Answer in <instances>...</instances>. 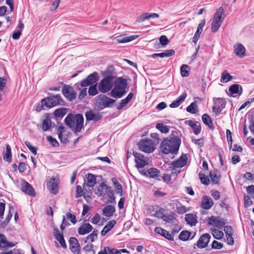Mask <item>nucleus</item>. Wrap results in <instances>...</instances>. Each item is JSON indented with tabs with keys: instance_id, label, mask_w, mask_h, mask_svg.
<instances>
[{
	"instance_id": "obj_11",
	"label": "nucleus",
	"mask_w": 254,
	"mask_h": 254,
	"mask_svg": "<svg viewBox=\"0 0 254 254\" xmlns=\"http://www.w3.org/2000/svg\"><path fill=\"white\" fill-rule=\"evenodd\" d=\"M98 79V73L97 72L94 71L88 75L86 78L81 81L80 85L82 87L93 85L97 81Z\"/></svg>"
},
{
	"instance_id": "obj_34",
	"label": "nucleus",
	"mask_w": 254,
	"mask_h": 254,
	"mask_svg": "<svg viewBox=\"0 0 254 254\" xmlns=\"http://www.w3.org/2000/svg\"><path fill=\"white\" fill-rule=\"evenodd\" d=\"M175 51L173 49H170L168 50H166L164 52H162L160 53L157 54H153L152 55V57L153 58H155L157 57H159L160 58H164V57H170L175 54Z\"/></svg>"
},
{
	"instance_id": "obj_22",
	"label": "nucleus",
	"mask_w": 254,
	"mask_h": 254,
	"mask_svg": "<svg viewBox=\"0 0 254 254\" xmlns=\"http://www.w3.org/2000/svg\"><path fill=\"white\" fill-rule=\"evenodd\" d=\"M234 49L237 56L243 58L246 56V49L242 44L239 43L234 45Z\"/></svg>"
},
{
	"instance_id": "obj_20",
	"label": "nucleus",
	"mask_w": 254,
	"mask_h": 254,
	"mask_svg": "<svg viewBox=\"0 0 254 254\" xmlns=\"http://www.w3.org/2000/svg\"><path fill=\"white\" fill-rule=\"evenodd\" d=\"M21 190L25 193L31 196H35L36 195V193L34 189L28 182L25 181H24L23 184L22 185Z\"/></svg>"
},
{
	"instance_id": "obj_26",
	"label": "nucleus",
	"mask_w": 254,
	"mask_h": 254,
	"mask_svg": "<svg viewBox=\"0 0 254 254\" xmlns=\"http://www.w3.org/2000/svg\"><path fill=\"white\" fill-rule=\"evenodd\" d=\"M48 188L51 193L56 194L58 193L59 190V186L57 181L54 178L51 179L49 183Z\"/></svg>"
},
{
	"instance_id": "obj_35",
	"label": "nucleus",
	"mask_w": 254,
	"mask_h": 254,
	"mask_svg": "<svg viewBox=\"0 0 254 254\" xmlns=\"http://www.w3.org/2000/svg\"><path fill=\"white\" fill-rule=\"evenodd\" d=\"M114 187L116 189V193L119 194L120 196L123 195V187L122 185L119 182L118 180L116 178H113L111 179Z\"/></svg>"
},
{
	"instance_id": "obj_44",
	"label": "nucleus",
	"mask_w": 254,
	"mask_h": 254,
	"mask_svg": "<svg viewBox=\"0 0 254 254\" xmlns=\"http://www.w3.org/2000/svg\"><path fill=\"white\" fill-rule=\"evenodd\" d=\"M190 68L187 64H183L181 67V74L183 77H188L189 75V70Z\"/></svg>"
},
{
	"instance_id": "obj_23",
	"label": "nucleus",
	"mask_w": 254,
	"mask_h": 254,
	"mask_svg": "<svg viewBox=\"0 0 254 254\" xmlns=\"http://www.w3.org/2000/svg\"><path fill=\"white\" fill-rule=\"evenodd\" d=\"M92 226L89 223H83L78 229V233L80 235H84L92 231Z\"/></svg>"
},
{
	"instance_id": "obj_21",
	"label": "nucleus",
	"mask_w": 254,
	"mask_h": 254,
	"mask_svg": "<svg viewBox=\"0 0 254 254\" xmlns=\"http://www.w3.org/2000/svg\"><path fill=\"white\" fill-rule=\"evenodd\" d=\"M69 248L74 253H78L80 250V246L77 239L75 237H70L69 240Z\"/></svg>"
},
{
	"instance_id": "obj_14",
	"label": "nucleus",
	"mask_w": 254,
	"mask_h": 254,
	"mask_svg": "<svg viewBox=\"0 0 254 254\" xmlns=\"http://www.w3.org/2000/svg\"><path fill=\"white\" fill-rule=\"evenodd\" d=\"M188 161L187 155L183 154L177 160L173 161L171 165L173 166L174 169L180 168L185 166Z\"/></svg>"
},
{
	"instance_id": "obj_52",
	"label": "nucleus",
	"mask_w": 254,
	"mask_h": 254,
	"mask_svg": "<svg viewBox=\"0 0 254 254\" xmlns=\"http://www.w3.org/2000/svg\"><path fill=\"white\" fill-rule=\"evenodd\" d=\"M159 42L162 46H166L169 42V41L165 35H162L159 38Z\"/></svg>"
},
{
	"instance_id": "obj_61",
	"label": "nucleus",
	"mask_w": 254,
	"mask_h": 254,
	"mask_svg": "<svg viewBox=\"0 0 254 254\" xmlns=\"http://www.w3.org/2000/svg\"><path fill=\"white\" fill-rule=\"evenodd\" d=\"M66 217L73 224H75L76 223V217L74 215L67 212L66 213Z\"/></svg>"
},
{
	"instance_id": "obj_10",
	"label": "nucleus",
	"mask_w": 254,
	"mask_h": 254,
	"mask_svg": "<svg viewBox=\"0 0 254 254\" xmlns=\"http://www.w3.org/2000/svg\"><path fill=\"white\" fill-rule=\"evenodd\" d=\"M214 106L212 107V109L213 112L215 113L216 116L219 115L222 110L225 108L226 102L221 98H214L213 99Z\"/></svg>"
},
{
	"instance_id": "obj_42",
	"label": "nucleus",
	"mask_w": 254,
	"mask_h": 254,
	"mask_svg": "<svg viewBox=\"0 0 254 254\" xmlns=\"http://www.w3.org/2000/svg\"><path fill=\"white\" fill-rule=\"evenodd\" d=\"M96 184L95 176L92 174H88L87 177V186L92 188Z\"/></svg>"
},
{
	"instance_id": "obj_43",
	"label": "nucleus",
	"mask_w": 254,
	"mask_h": 254,
	"mask_svg": "<svg viewBox=\"0 0 254 254\" xmlns=\"http://www.w3.org/2000/svg\"><path fill=\"white\" fill-rule=\"evenodd\" d=\"M191 235V233L187 230L182 231L179 236V238L183 241H186L189 240Z\"/></svg>"
},
{
	"instance_id": "obj_24",
	"label": "nucleus",
	"mask_w": 254,
	"mask_h": 254,
	"mask_svg": "<svg viewBox=\"0 0 254 254\" xmlns=\"http://www.w3.org/2000/svg\"><path fill=\"white\" fill-rule=\"evenodd\" d=\"M85 117L87 121H93L94 122L98 121L102 118V116L99 113H94L91 110L86 112Z\"/></svg>"
},
{
	"instance_id": "obj_18",
	"label": "nucleus",
	"mask_w": 254,
	"mask_h": 254,
	"mask_svg": "<svg viewBox=\"0 0 254 254\" xmlns=\"http://www.w3.org/2000/svg\"><path fill=\"white\" fill-rule=\"evenodd\" d=\"M147 178L154 179L158 181L161 180L160 171L157 168L151 167L147 169Z\"/></svg>"
},
{
	"instance_id": "obj_2",
	"label": "nucleus",
	"mask_w": 254,
	"mask_h": 254,
	"mask_svg": "<svg viewBox=\"0 0 254 254\" xmlns=\"http://www.w3.org/2000/svg\"><path fill=\"white\" fill-rule=\"evenodd\" d=\"M64 104V101L60 94L51 95L42 99L40 103L37 104L36 111L39 112L45 109L44 107L50 109Z\"/></svg>"
},
{
	"instance_id": "obj_19",
	"label": "nucleus",
	"mask_w": 254,
	"mask_h": 254,
	"mask_svg": "<svg viewBox=\"0 0 254 254\" xmlns=\"http://www.w3.org/2000/svg\"><path fill=\"white\" fill-rule=\"evenodd\" d=\"M212 199L209 196L203 195L201 198V207L203 209L208 210L213 205Z\"/></svg>"
},
{
	"instance_id": "obj_8",
	"label": "nucleus",
	"mask_w": 254,
	"mask_h": 254,
	"mask_svg": "<svg viewBox=\"0 0 254 254\" xmlns=\"http://www.w3.org/2000/svg\"><path fill=\"white\" fill-rule=\"evenodd\" d=\"M139 150L145 153H152L155 149L153 141L149 138L140 139L138 143Z\"/></svg>"
},
{
	"instance_id": "obj_12",
	"label": "nucleus",
	"mask_w": 254,
	"mask_h": 254,
	"mask_svg": "<svg viewBox=\"0 0 254 254\" xmlns=\"http://www.w3.org/2000/svg\"><path fill=\"white\" fill-rule=\"evenodd\" d=\"M62 92L65 98L69 101L74 100L77 94L73 88L69 85L64 84L62 89Z\"/></svg>"
},
{
	"instance_id": "obj_45",
	"label": "nucleus",
	"mask_w": 254,
	"mask_h": 254,
	"mask_svg": "<svg viewBox=\"0 0 254 254\" xmlns=\"http://www.w3.org/2000/svg\"><path fill=\"white\" fill-rule=\"evenodd\" d=\"M8 242L6 237L2 234H0V249H3L6 248Z\"/></svg>"
},
{
	"instance_id": "obj_32",
	"label": "nucleus",
	"mask_w": 254,
	"mask_h": 254,
	"mask_svg": "<svg viewBox=\"0 0 254 254\" xmlns=\"http://www.w3.org/2000/svg\"><path fill=\"white\" fill-rule=\"evenodd\" d=\"M110 187L107 185L104 182H102L99 186L98 189V194L99 196H105L109 191Z\"/></svg>"
},
{
	"instance_id": "obj_51",
	"label": "nucleus",
	"mask_w": 254,
	"mask_h": 254,
	"mask_svg": "<svg viewBox=\"0 0 254 254\" xmlns=\"http://www.w3.org/2000/svg\"><path fill=\"white\" fill-rule=\"evenodd\" d=\"M25 144L27 147L30 150V151L34 155H36L37 154V148L36 147H34L31 145V143L29 141H26Z\"/></svg>"
},
{
	"instance_id": "obj_25",
	"label": "nucleus",
	"mask_w": 254,
	"mask_h": 254,
	"mask_svg": "<svg viewBox=\"0 0 254 254\" xmlns=\"http://www.w3.org/2000/svg\"><path fill=\"white\" fill-rule=\"evenodd\" d=\"M154 231L156 233L160 235L169 241H174L173 237L165 229H164L161 227H156L155 228Z\"/></svg>"
},
{
	"instance_id": "obj_3",
	"label": "nucleus",
	"mask_w": 254,
	"mask_h": 254,
	"mask_svg": "<svg viewBox=\"0 0 254 254\" xmlns=\"http://www.w3.org/2000/svg\"><path fill=\"white\" fill-rule=\"evenodd\" d=\"M114 87L109 94L110 96L116 98H121L126 93V88L127 86V80L123 77H119L113 82Z\"/></svg>"
},
{
	"instance_id": "obj_40",
	"label": "nucleus",
	"mask_w": 254,
	"mask_h": 254,
	"mask_svg": "<svg viewBox=\"0 0 254 254\" xmlns=\"http://www.w3.org/2000/svg\"><path fill=\"white\" fill-rule=\"evenodd\" d=\"M67 113V109L66 108H60L56 109L54 112V115L57 118L62 119Z\"/></svg>"
},
{
	"instance_id": "obj_4",
	"label": "nucleus",
	"mask_w": 254,
	"mask_h": 254,
	"mask_svg": "<svg viewBox=\"0 0 254 254\" xmlns=\"http://www.w3.org/2000/svg\"><path fill=\"white\" fill-rule=\"evenodd\" d=\"M84 119L83 116L78 114L75 116L69 114L65 118L64 122L69 128L72 129L74 132H79L83 127Z\"/></svg>"
},
{
	"instance_id": "obj_16",
	"label": "nucleus",
	"mask_w": 254,
	"mask_h": 254,
	"mask_svg": "<svg viewBox=\"0 0 254 254\" xmlns=\"http://www.w3.org/2000/svg\"><path fill=\"white\" fill-rule=\"evenodd\" d=\"M185 124L189 126L193 129V133L195 135L199 134L201 132V124L199 122L189 120L186 121Z\"/></svg>"
},
{
	"instance_id": "obj_9",
	"label": "nucleus",
	"mask_w": 254,
	"mask_h": 254,
	"mask_svg": "<svg viewBox=\"0 0 254 254\" xmlns=\"http://www.w3.org/2000/svg\"><path fill=\"white\" fill-rule=\"evenodd\" d=\"M133 155L134 157L135 167L138 170L143 168L149 164V159L147 157H145L143 154L136 152H133Z\"/></svg>"
},
{
	"instance_id": "obj_17",
	"label": "nucleus",
	"mask_w": 254,
	"mask_h": 254,
	"mask_svg": "<svg viewBox=\"0 0 254 254\" xmlns=\"http://www.w3.org/2000/svg\"><path fill=\"white\" fill-rule=\"evenodd\" d=\"M53 233L55 239L59 241L61 246L64 249H66L67 246L64 239V235L63 234L60 233L58 228L56 226L54 227Z\"/></svg>"
},
{
	"instance_id": "obj_54",
	"label": "nucleus",
	"mask_w": 254,
	"mask_h": 254,
	"mask_svg": "<svg viewBox=\"0 0 254 254\" xmlns=\"http://www.w3.org/2000/svg\"><path fill=\"white\" fill-rule=\"evenodd\" d=\"M211 247L214 249L220 250L223 247V244L220 242H218L217 241L214 240L212 243Z\"/></svg>"
},
{
	"instance_id": "obj_15",
	"label": "nucleus",
	"mask_w": 254,
	"mask_h": 254,
	"mask_svg": "<svg viewBox=\"0 0 254 254\" xmlns=\"http://www.w3.org/2000/svg\"><path fill=\"white\" fill-rule=\"evenodd\" d=\"M210 238L211 236L209 234L205 233L203 234L197 241V247L199 249L206 248L210 241Z\"/></svg>"
},
{
	"instance_id": "obj_60",
	"label": "nucleus",
	"mask_w": 254,
	"mask_h": 254,
	"mask_svg": "<svg viewBox=\"0 0 254 254\" xmlns=\"http://www.w3.org/2000/svg\"><path fill=\"white\" fill-rule=\"evenodd\" d=\"M6 78L4 76L0 77V90H2L6 86Z\"/></svg>"
},
{
	"instance_id": "obj_13",
	"label": "nucleus",
	"mask_w": 254,
	"mask_h": 254,
	"mask_svg": "<svg viewBox=\"0 0 254 254\" xmlns=\"http://www.w3.org/2000/svg\"><path fill=\"white\" fill-rule=\"evenodd\" d=\"M208 225H213L218 229H222L226 224V220L224 219H221L220 217L212 216L208 218Z\"/></svg>"
},
{
	"instance_id": "obj_36",
	"label": "nucleus",
	"mask_w": 254,
	"mask_h": 254,
	"mask_svg": "<svg viewBox=\"0 0 254 254\" xmlns=\"http://www.w3.org/2000/svg\"><path fill=\"white\" fill-rule=\"evenodd\" d=\"M229 91L232 94L238 93L241 95L242 93L243 89L241 85L235 84L229 87Z\"/></svg>"
},
{
	"instance_id": "obj_37",
	"label": "nucleus",
	"mask_w": 254,
	"mask_h": 254,
	"mask_svg": "<svg viewBox=\"0 0 254 254\" xmlns=\"http://www.w3.org/2000/svg\"><path fill=\"white\" fill-rule=\"evenodd\" d=\"M209 177L211 179V183L213 185H219L221 180V176L218 175L215 172H210L209 173Z\"/></svg>"
},
{
	"instance_id": "obj_28",
	"label": "nucleus",
	"mask_w": 254,
	"mask_h": 254,
	"mask_svg": "<svg viewBox=\"0 0 254 254\" xmlns=\"http://www.w3.org/2000/svg\"><path fill=\"white\" fill-rule=\"evenodd\" d=\"M185 219L187 223L190 226H195L197 223L196 215L192 213L187 214Z\"/></svg>"
},
{
	"instance_id": "obj_6",
	"label": "nucleus",
	"mask_w": 254,
	"mask_h": 254,
	"mask_svg": "<svg viewBox=\"0 0 254 254\" xmlns=\"http://www.w3.org/2000/svg\"><path fill=\"white\" fill-rule=\"evenodd\" d=\"M225 17L226 14L224 7L223 6H220L217 9L216 12L213 15L211 27L212 32L215 33L218 30Z\"/></svg>"
},
{
	"instance_id": "obj_39",
	"label": "nucleus",
	"mask_w": 254,
	"mask_h": 254,
	"mask_svg": "<svg viewBox=\"0 0 254 254\" xmlns=\"http://www.w3.org/2000/svg\"><path fill=\"white\" fill-rule=\"evenodd\" d=\"M233 79V76H231L228 72L227 70H224L221 73V77L220 81L222 83H227Z\"/></svg>"
},
{
	"instance_id": "obj_48",
	"label": "nucleus",
	"mask_w": 254,
	"mask_h": 254,
	"mask_svg": "<svg viewBox=\"0 0 254 254\" xmlns=\"http://www.w3.org/2000/svg\"><path fill=\"white\" fill-rule=\"evenodd\" d=\"M156 127L159 129L162 133H167L169 131V129L167 126L164 125L162 123H158Z\"/></svg>"
},
{
	"instance_id": "obj_33",
	"label": "nucleus",
	"mask_w": 254,
	"mask_h": 254,
	"mask_svg": "<svg viewBox=\"0 0 254 254\" xmlns=\"http://www.w3.org/2000/svg\"><path fill=\"white\" fill-rule=\"evenodd\" d=\"M52 122L48 114H46V118L43 120L42 124V128L43 131L48 130L51 127Z\"/></svg>"
},
{
	"instance_id": "obj_5",
	"label": "nucleus",
	"mask_w": 254,
	"mask_h": 254,
	"mask_svg": "<svg viewBox=\"0 0 254 254\" xmlns=\"http://www.w3.org/2000/svg\"><path fill=\"white\" fill-rule=\"evenodd\" d=\"M109 70L104 72V78H103L98 83V89L102 93H106L112 90L113 87V76L111 74L108 75Z\"/></svg>"
},
{
	"instance_id": "obj_31",
	"label": "nucleus",
	"mask_w": 254,
	"mask_h": 254,
	"mask_svg": "<svg viewBox=\"0 0 254 254\" xmlns=\"http://www.w3.org/2000/svg\"><path fill=\"white\" fill-rule=\"evenodd\" d=\"M116 211L115 206L112 205H107L103 208V214L106 217H111Z\"/></svg>"
},
{
	"instance_id": "obj_59",
	"label": "nucleus",
	"mask_w": 254,
	"mask_h": 254,
	"mask_svg": "<svg viewBox=\"0 0 254 254\" xmlns=\"http://www.w3.org/2000/svg\"><path fill=\"white\" fill-rule=\"evenodd\" d=\"M191 141L193 143L197 145L199 147H202L204 146V142L203 141L202 138H200L197 139L192 138Z\"/></svg>"
},
{
	"instance_id": "obj_29",
	"label": "nucleus",
	"mask_w": 254,
	"mask_h": 254,
	"mask_svg": "<svg viewBox=\"0 0 254 254\" xmlns=\"http://www.w3.org/2000/svg\"><path fill=\"white\" fill-rule=\"evenodd\" d=\"M116 224V221L115 220L109 221L101 231V235L102 236H105L107 233L112 230Z\"/></svg>"
},
{
	"instance_id": "obj_57",
	"label": "nucleus",
	"mask_w": 254,
	"mask_h": 254,
	"mask_svg": "<svg viewBox=\"0 0 254 254\" xmlns=\"http://www.w3.org/2000/svg\"><path fill=\"white\" fill-rule=\"evenodd\" d=\"M202 121L205 125L207 126L209 125V121H212V120L207 114H204L202 116Z\"/></svg>"
},
{
	"instance_id": "obj_1",
	"label": "nucleus",
	"mask_w": 254,
	"mask_h": 254,
	"mask_svg": "<svg viewBox=\"0 0 254 254\" xmlns=\"http://www.w3.org/2000/svg\"><path fill=\"white\" fill-rule=\"evenodd\" d=\"M176 131H172V137L165 139L161 143L160 149L163 153L168 154H177L181 143L180 138L177 135Z\"/></svg>"
},
{
	"instance_id": "obj_53",
	"label": "nucleus",
	"mask_w": 254,
	"mask_h": 254,
	"mask_svg": "<svg viewBox=\"0 0 254 254\" xmlns=\"http://www.w3.org/2000/svg\"><path fill=\"white\" fill-rule=\"evenodd\" d=\"M47 139L53 146L56 147L59 146V144L58 141L55 138H53L52 136H48L47 137Z\"/></svg>"
},
{
	"instance_id": "obj_46",
	"label": "nucleus",
	"mask_w": 254,
	"mask_h": 254,
	"mask_svg": "<svg viewBox=\"0 0 254 254\" xmlns=\"http://www.w3.org/2000/svg\"><path fill=\"white\" fill-rule=\"evenodd\" d=\"M164 209L163 208H159V210H156L154 214H151L150 215L158 218H161L163 220L165 216Z\"/></svg>"
},
{
	"instance_id": "obj_56",
	"label": "nucleus",
	"mask_w": 254,
	"mask_h": 254,
	"mask_svg": "<svg viewBox=\"0 0 254 254\" xmlns=\"http://www.w3.org/2000/svg\"><path fill=\"white\" fill-rule=\"evenodd\" d=\"M148 19V13H144L137 17L136 22H142Z\"/></svg>"
},
{
	"instance_id": "obj_50",
	"label": "nucleus",
	"mask_w": 254,
	"mask_h": 254,
	"mask_svg": "<svg viewBox=\"0 0 254 254\" xmlns=\"http://www.w3.org/2000/svg\"><path fill=\"white\" fill-rule=\"evenodd\" d=\"M199 179L201 183L205 185L208 186L209 184V180L207 176L204 174L199 173Z\"/></svg>"
},
{
	"instance_id": "obj_64",
	"label": "nucleus",
	"mask_w": 254,
	"mask_h": 254,
	"mask_svg": "<svg viewBox=\"0 0 254 254\" xmlns=\"http://www.w3.org/2000/svg\"><path fill=\"white\" fill-rule=\"evenodd\" d=\"M100 221V216L98 213H96L91 219V222L93 224H97Z\"/></svg>"
},
{
	"instance_id": "obj_63",
	"label": "nucleus",
	"mask_w": 254,
	"mask_h": 254,
	"mask_svg": "<svg viewBox=\"0 0 254 254\" xmlns=\"http://www.w3.org/2000/svg\"><path fill=\"white\" fill-rule=\"evenodd\" d=\"M22 34L21 30H15L13 31L12 37L14 40H18Z\"/></svg>"
},
{
	"instance_id": "obj_30",
	"label": "nucleus",
	"mask_w": 254,
	"mask_h": 254,
	"mask_svg": "<svg viewBox=\"0 0 254 254\" xmlns=\"http://www.w3.org/2000/svg\"><path fill=\"white\" fill-rule=\"evenodd\" d=\"M3 158L5 161L8 163H10L12 161L11 147L8 144H6V150L3 152Z\"/></svg>"
},
{
	"instance_id": "obj_49",
	"label": "nucleus",
	"mask_w": 254,
	"mask_h": 254,
	"mask_svg": "<svg viewBox=\"0 0 254 254\" xmlns=\"http://www.w3.org/2000/svg\"><path fill=\"white\" fill-rule=\"evenodd\" d=\"M98 91L97 89V84L90 85L88 89V94L90 96H94L98 93Z\"/></svg>"
},
{
	"instance_id": "obj_47",
	"label": "nucleus",
	"mask_w": 254,
	"mask_h": 254,
	"mask_svg": "<svg viewBox=\"0 0 254 254\" xmlns=\"http://www.w3.org/2000/svg\"><path fill=\"white\" fill-rule=\"evenodd\" d=\"M212 235L213 237L217 240H220L224 236L223 232L222 231H219L215 229L212 230Z\"/></svg>"
},
{
	"instance_id": "obj_58",
	"label": "nucleus",
	"mask_w": 254,
	"mask_h": 254,
	"mask_svg": "<svg viewBox=\"0 0 254 254\" xmlns=\"http://www.w3.org/2000/svg\"><path fill=\"white\" fill-rule=\"evenodd\" d=\"M202 31L197 29L195 32L193 38H192V42L196 44L199 38L200 35L202 33Z\"/></svg>"
},
{
	"instance_id": "obj_38",
	"label": "nucleus",
	"mask_w": 254,
	"mask_h": 254,
	"mask_svg": "<svg viewBox=\"0 0 254 254\" xmlns=\"http://www.w3.org/2000/svg\"><path fill=\"white\" fill-rule=\"evenodd\" d=\"M176 214L172 212L170 214H165V216L164 217L163 220L169 223H174L176 220Z\"/></svg>"
},
{
	"instance_id": "obj_27",
	"label": "nucleus",
	"mask_w": 254,
	"mask_h": 254,
	"mask_svg": "<svg viewBox=\"0 0 254 254\" xmlns=\"http://www.w3.org/2000/svg\"><path fill=\"white\" fill-rule=\"evenodd\" d=\"M138 37V35H132L129 36H119L117 37V41L119 43H126L132 41Z\"/></svg>"
},
{
	"instance_id": "obj_62",
	"label": "nucleus",
	"mask_w": 254,
	"mask_h": 254,
	"mask_svg": "<svg viewBox=\"0 0 254 254\" xmlns=\"http://www.w3.org/2000/svg\"><path fill=\"white\" fill-rule=\"evenodd\" d=\"M18 169L20 173H24L26 170V166L25 163L22 162H19L18 167Z\"/></svg>"
},
{
	"instance_id": "obj_55",
	"label": "nucleus",
	"mask_w": 254,
	"mask_h": 254,
	"mask_svg": "<svg viewBox=\"0 0 254 254\" xmlns=\"http://www.w3.org/2000/svg\"><path fill=\"white\" fill-rule=\"evenodd\" d=\"M129 102L127 99L124 98L121 101L120 104L117 107L118 110H121L123 109Z\"/></svg>"
},
{
	"instance_id": "obj_41",
	"label": "nucleus",
	"mask_w": 254,
	"mask_h": 254,
	"mask_svg": "<svg viewBox=\"0 0 254 254\" xmlns=\"http://www.w3.org/2000/svg\"><path fill=\"white\" fill-rule=\"evenodd\" d=\"M186 111L191 114H196L198 112V107L196 102H193L187 107Z\"/></svg>"
},
{
	"instance_id": "obj_7",
	"label": "nucleus",
	"mask_w": 254,
	"mask_h": 254,
	"mask_svg": "<svg viewBox=\"0 0 254 254\" xmlns=\"http://www.w3.org/2000/svg\"><path fill=\"white\" fill-rule=\"evenodd\" d=\"M116 100L105 95L100 94L96 97V103L99 110L106 108H112Z\"/></svg>"
}]
</instances>
